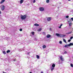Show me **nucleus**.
<instances>
[{
	"mask_svg": "<svg viewBox=\"0 0 73 73\" xmlns=\"http://www.w3.org/2000/svg\"><path fill=\"white\" fill-rule=\"evenodd\" d=\"M51 65H52V66H51L50 69L51 70V71H52L53 70H54V68L55 67V66H56V65L54 64H53V63H52Z\"/></svg>",
	"mask_w": 73,
	"mask_h": 73,
	"instance_id": "f257e3e1",
	"label": "nucleus"
},
{
	"mask_svg": "<svg viewBox=\"0 0 73 73\" xmlns=\"http://www.w3.org/2000/svg\"><path fill=\"white\" fill-rule=\"evenodd\" d=\"M27 15H24L23 16L22 15L21 16V19L23 20H25L27 18Z\"/></svg>",
	"mask_w": 73,
	"mask_h": 73,
	"instance_id": "f03ea898",
	"label": "nucleus"
},
{
	"mask_svg": "<svg viewBox=\"0 0 73 73\" xmlns=\"http://www.w3.org/2000/svg\"><path fill=\"white\" fill-rule=\"evenodd\" d=\"M5 9V6L4 5H2L1 6V9L2 11H4Z\"/></svg>",
	"mask_w": 73,
	"mask_h": 73,
	"instance_id": "7ed1b4c3",
	"label": "nucleus"
},
{
	"mask_svg": "<svg viewBox=\"0 0 73 73\" xmlns=\"http://www.w3.org/2000/svg\"><path fill=\"white\" fill-rule=\"evenodd\" d=\"M39 9L40 11H43L44 10V8L43 7H41L39 8Z\"/></svg>",
	"mask_w": 73,
	"mask_h": 73,
	"instance_id": "20e7f679",
	"label": "nucleus"
},
{
	"mask_svg": "<svg viewBox=\"0 0 73 73\" xmlns=\"http://www.w3.org/2000/svg\"><path fill=\"white\" fill-rule=\"evenodd\" d=\"M60 60H61L62 61H63L64 60V58H63V57H62V56H60Z\"/></svg>",
	"mask_w": 73,
	"mask_h": 73,
	"instance_id": "39448f33",
	"label": "nucleus"
},
{
	"mask_svg": "<svg viewBox=\"0 0 73 73\" xmlns=\"http://www.w3.org/2000/svg\"><path fill=\"white\" fill-rule=\"evenodd\" d=\"M73 45V43H70V44H68V46H72Z\"/></svg>",
	"mask_w": 73,
	"mask_h": 73,
	"instance_id": "423d86ee",
	"label": "nucleus"
},
{
	"mask_svg": "<svg viewBox=\"0 0 73 73\" xmlns=\"http://www.w3.org/2000/svg\"><path fill=\"white\" fill-rule=\"evenodd\" d=\"M47 20L48 21H50V20H51V17H48L47 19Z\"/></svg>",
	"mask_w": 73,
	"mask_h": 73,
	"instance_id": "0eeeda50",
	"label": "nucleus"
},
{
	"mask_svg": "<svg viewBox=\"0 0 73 73\" xmlns=\"http://www.w3.org/2000/svg\"><path fill=\"white\" fill-rule=\"evenodd\" d=\"M56 36L58 37H60V34L56 33Z\"/></svg>",
	"mask_w": 73,
	"mask_h": 73,
	"instance_id": "6e6552de",
	"label": "nucleus"
},
{
	"mask_svg": "<svg viewBox=\"0 0 73 73\" xmlns=\"http://www.w3.org/2000/svg\"><path fill=\"white\" fill-rule=\"evenodd\" d=\"M5 0H2L0 2V4H2L3 3H4Z\"/></svg>",
	"mask_w": 73,
	"mask_h": 73,
	"instance_id": "1a4fd4ad",
	"label": "nucleus"
},
{
	"mask_svg": "<svg viewBox=\"0 0 73 73\" xmlns=\"http://www.w3.org/2000/svg\"><path fill=\"white\" fill-rule=\"evenodd\" d=\"M47 38H49L51 37V36L49 35H48L46 36Z\"/></svg>",
	"mask_w": 73,
	"mask_h": 73,
	"instance_id": "9d476101",
	"label": "nucleus"
},
{
	"mask_svg": "<svg viewBox=\"0 0 73 73\" xmlns=\"http://www.w3.org/2000/svg\"><path fill=\"white\" fill-rule=\"evenodd\" d=\"M34 25L35 26H36V27H38L39 25L36 23H35L34 24Z\"/></svg>",
	"mask_w": 73,
	"mask_h": 73,
	"instance_id": "9b49d317",
	"label": "nucleus"
},
{
	"mask_svg": "<svg viewBox=\"0 0 73 73\" xmlns=\"http://www.w3.org/2000/svg\"><path fill=\"white\" fill-rule=\"evenodd\" d=\"M41 30H42V29H41V28H40L39 29H38V31L40 32V31H41Z\"/></svg>",
	"mask_w": 73,
	"mask_h": 73,
	"instance_id": "f8f14e48",
	"label": "nucleus"
},
{
	"mask_svg": "<svg viewBox=\"0 0 73 73\" xmlns=\"http://www.w3.org/2000/svg\"><path fill=\"white\" fill-rule=\"evenodd\" d=\"M23 1H24V0H21L20 1V3L21 4H22L23 3Z\"/></svg>",
	"mask_w": 73,
	"mask_h": 73,
	"instance_id": "ddd939ff",
	"label": "nucleus"
},
{
	"mask_svg": "<svg viewBox=\"0 0 73 73\" xmlns=\"http://www.w3.org/2000/svg\"><path fill=\"white\" fill-rule=\"evenodd\" d=\"M30 53V52H26V54H27V55H29V54Z\"/></svg>",
	"mask_w": 73,
	"mask_h": 73,
	"instance_id": "4468645a",
	"label": "nucleus"
},
{
	"mask_svg": "<svg viewBox=\"0 0 73 73\" xmlns=\"http://www.w3.org/2000/svg\"><path fill=\"white\" fill-rule=\"evenodd\" d=\"M36 58H38V59L40 58V56H39V55H36Z\"/></svg>",
	"mask_w": 73,
	"mask_h": 73,
	"instance_id": "2eb2a0df",
	"label": "nucleus"
},
{
	"mask_svg": "<svg viewBox=\"0 0 73 73\" xmlns=\"http://www.w3.org/2000/svg\"><path fill=\"white\" fill-rule=\"evenodd\" d=\"M68 46H69L68 44H66L64 46V47L65 48H68Z\"/></svg>",
	"mask_w": 73,
	"mask_h": 73,
	"instance_id": "dca6fc26",
	"label": "nucleus"
},
{
	"mask_svg": "<svg viewBox=\"0 0 73 73\" xmlns=\"http://www.w3.org/2000/svg\"><path fill=\"white\" fill-rule=\"evenodd\" d=\"M69 26H70V27H71V26H72V24L71 23H69Z\"/></svg>",
	"mask_w": 73,
	"mask_h": 73,
	"instance_id": "f3484780",
	"label": "nucleus"
},
{
	"mask_svg": "<svg viewBox=\"0 0 73 73\" xmlns=\"http://www.w3.org/2000/svg\"><path fill=\"white\" fill-rule=\"evenodd\" d=\"M62 35L61 34H59V37H62Z\"/></svg>",
	"mask_w": 73,
	"mask_h": 73,
	"instance_id": "a211bd4d",
	"label": "nucleus"
},
{
	"mask_svg": "<svg viewBox=\"0 0 73 73\" xmlns=\"http://www.w3.org/2000/svg\"><path fill=\"white\" fill-rule=\"evenodd\" d=\"M65 36H66V35H62V37H65Z\"/></svg>",
	"mask_w": 73,
	"mask_h": 73,
	"instance_id": "6ab92c4d",
	"label": "nucleus"
},
{
	"mask_svg": "<svg viewBox=\"0 0 73 73\" xmlns=\"http://www.w3.org/2000/svg\"><path fill=\"white\" fill-rule=\"evenodd\" d=\"M31 34L32 35H35V32H32Z\"/></svg>",
	"mask_w": 73,
	"mask_h": 73,
	"instance_id": "aec40b11",
	"label": "nucleus"
},
{
	"mask_svg": "<svg viewBox=\"0 0 73 73\" xmlns=\"http://www.w3.org/2000/svg\"><path fill=\"white\" fill-rule=\"evenodd\" d=\"M10 52V50H8L7 51V53H9V52Z\"/></svg>",
	"mask_w": 73,
	"mask_h": 73,
	"instance_id": "412c9836",
	"label": "nucleus"
},
{
	"mask_svg": "<svg viewBox=\"0 0 73 73\" xmlns=\"http://www.w3.org/2000/svg\"><path fill=\"white\" fill-rule=\"evenodd\" d=\"M46 48V46H45V45H44L43 46V49H44Z\"/></svg>",
	"mask_w": 73,
	"mask_h": 73,
	"instance_id": "4be33fe9",
	"label": "nucleus"
},
{
	"mask_svg": "<svg viewBox=\"0 0 73 73\" xmlns=\"http://www.w3.org/2000/svg\"><path fill=\"white\" fill-rule=\"evenodd\" d=\"M3 54H6V52H5V51H4L3 52Z\"/></svg>",
	"mask_w": 73,
	"mask_h": 73,
	"instance_id": "5701e85b",
	"label": "nucleus"
},
{
	"mask_svg": "<svg viewBox=\"0 0 73 73\" xmlns=\"http://www.w3.org/2000/svg\"><path fill=\"white\" fill-rule=\"evenodd\" d=\"M63 41H64V42H65L66 43V40H65V39H63Z\"/></svg>",
	"mask_w": 73,
	"mask_h": 73,
	"instance_id": "b1692460",
	"label": "nucleus"
},
{
	"mask_svg": "<svg viewBox=\"0 0 73 73\" xmlns=\"http://www.w3.org/2000/svg\"><path fill=\"white\" fill-rule=\"evenodd\" d=\"M19 62H17L16 63V65H19Z\"/></svg>",
	"mask_w": 73,
	"mask_h": 73,
	"instance_id": "393cba45",
	"label": "nucleus"
},
{
	"mask_svg": "<svg viewBox=\"0 0 73 73\" xmlns=\"http://www.w3.org/2000/svg\"><path fill=\"white\" fill-rule=\"evenodd\" d=\"M33 0V3H36L35 0Z\"/></svg>",
	"mask_w": 73,
	"mask_h": 73,
	"instance_id": "a878e982",
	"label": "nucleus"
},
{
	"mask_svg": "<svg viewBox=\"0 0 73 73\" xmlns=\"http://www.w3.org/2000/svg\"><path fill=\"white\" fill-rule=\"evenodd\" d=\"M22 50H23V49H20L19 50V51H20V52H21V51H22Z\"/></svg>",
	"mask_w": 73,
	"mask_h": 73,
	"instance_id": "bb28decb",
	"label": "nucleus"
},
{
	"mask_svg": "<svg viewBox=\"0 0 73 73\" xmlns=\"http://www.w3.org/2000/svg\"><path fill=\"white\" fill-rule=\"evenodd\" d=\"M70 66L71 67H73V65L72 64H71Z\"/></svg>",
	"mask_w": 73,
	"mask_h": 73,
	"instance_id": "cd10ccee",
	"label": "nucleus"
},
{
	"mask_svg": "<svg viewBox=\"0 0 73 73\" xmlns=\"http://www.w3.org/2000/svg\"><path fill=\"white\" fill-rule=\"evenodd\" d=\"M49 2V0H47L46 1V3H48Z\"/></svg>",
	"mask_w": 73,
	"mask_h": 73,
	"instance_id": "c85d7f7f",
	"label": "nucleus"
},
{
	"mask_svg": "<svg viewBox=\"0 0 73 73\" xmlns=\"http://www.w3.org/2000/svg\"><path fill=\"white\" fill-rule=\"evenodd\" d=\"M43 35H45V33L43 32L42 33Z\"/></svg>",
	"mask_w": 73,
	"mask_h": 73,
	"instance_id": "c756f323",
	"label": "nucleus"
},
{
	"mask_svg": "<svg viewBox=\"0 0 73 73\" xmlns=\"http://www.w3.org/2000/svg\"><path fill=\"white\" fill-rule=\"evenodd\" d=\"M66 18H69V16L67 15V16H66Z\"/></svg>",
	"mask_w": 73,
	"mask_h": 73,
	"instance_id": "7c9ffc66",
	"label": "nucleus"
},
{
	"mask_svg": "<svg viewBox=\"0 0 73 73\" xmlns=\"http://www.w3.org/2000/svg\"><path fill=\"white\" fill-rule=\"evenodd\" d=\"M19 31H23V29H19Z\"/></svg>",
	"mask_w": 73,
	"mask_h": 73,
	"instance_id": "2f4dec72",
	"label": "nucleus"
},
{
	"mask_svg": "<svg viewBox=\"0 0 73 73\" xmlns=\"http://www.w3.org/2000/svg\"><path fill=\"white\" fill-rule=\"evenodd\" d=\"M71 33H72V32H69L68 33V34H71Z\"/></svg>",
	"mask_w": 73,
	"mask_h": 73,
	"instance_id": "473e14b6",
	"label": "nucleus"
},
{
	"mask_svg": "<svg viewBox=\"0 0 73 73\" xmlns=\"http://www.w3.org/2000/svg\"><path fill=\"white\" fill-rule=\"evenodd\" d=\"M71 41V40L69 39L68 40V42H70Z\"/></svg>",
	"mask_w": 73,
	"mask_h": 73,
	"instance_id": "72a5a7b5",
	"label": "nucleus"
},
{
	"mask_svg": "<svg viewBox=\"0 0 73 73\" xmlns=\"http://www.w3.org/2000/svg\"><path fill=\"white\" fill-rule=\"evenodd\" d=\"M59 43H60V44H61L62 43V41H59Z\"/></svg>",
	"mask_w": 73,
	"mask_h": 73,
	"instance_id": "f704fd0d",
	"label": "nucleus"
},
{
	"mask_svg": "<svg viewBox=\"0 0 73 73\" xmlns=\"http://www.w3.org/2000/svg\"><path fill=\"white\" fill-rule=\"evenodd\" d=\"M73 38V36H71V37H70V39H72V38Z\"/></svg>",
	"mask_w": 73,
	"mask_h": 73,
	"instance_id": "c9c22d12",
	"label": "nucleus"
},
{
	"mask_svg": "<svg viewBox=\"0 0 73 73\" xmlns=\"http://www.w3.org/2000/svg\"><path fill=\"white\" fill-rule=\"evenodd\" d=\"M64 53L65 54H66L67 53V52H66V51H65V52H64Z\"/></svg>",
	"mask_w": 73,
	"mask_h": 73,
	"instance_id": "e433bc0d",
	"label": "nucleus"
},
{
	"mask_svg": "<svg viewBox=\"0 0 73 73\" xmlns=\"http://www.w3.org/2000/svg\"><path fill=\"white\" fill-rule=\"evenodd\" d=\"M62 24H61V25H60V27H62Z\"/></svg>",
	"mask_w": 73,
	"mask_h": 73,
	"instance_id": "4c0bfd02",
	"label": "nucleus"
},
{
	"mask_svg": "<svg viewBox=\"0 0 73 73\" xmlns=\"http://www.w3.org/2000/svg\"><path fill=\"white\" fill-rule=\"evenodd\" d=\"M59 28H61V26L59 27Z\"/></svg>",
	"mask_w": 73,
	"mask_h": 73,
	"instance_id": "58836bf2",
	"label": "nucleus"
},
{
	"mask_svg": "<svg viewBox=\"0 0 73 73\" xmlns=\"http://www.w3.org/2000/svg\"><path fill=\"white\" fill-rule=\"evenodd\" d=\"M34 40H35V41H36V40H37V39L35 38V39Z\"/></svg>",
	"mask_w": 73,
	"mask_h": 73,
	"instance_id": "ea45409f",
	"label": "nucleus"
},
{
	"mask_svg": "<svg viewBox=\"0 0 73 73\" xmlns=\"http://www.w3.org/2000/svg\"><path fill=\"white\" fill-rule=\"evenodd\" d=\"M50 31H51V30H52V29H51V28H50Z\"/></svg>",
	"mask_w": 73,
	"mask_h": 73,
	"instance_id": "a19ab883",
	"label": "nucleus"
},
{
	"mask_svg": "<svg viewBox=\"0 0 73 73\" xmlns=\"http://www.w3.org/2000/svg\"><path fill=\"white\" fill-rule=\"evenodd\" d=\"M3 73H6V72H3Z\"/></svg>",
	"mask_w": 73,
	"mask_h": 73,
	"instance_id": "79ce46f5",
	"label": "nucleus"
},
{
	"mask_svg": "<svg viewBox=\"0 0 73 73\" xmlns=\"http://www.w3.org/2000/svg\"><path fill=\"white\" fill-rule=\"evenodd\" d=\"M1 11H0V14H1Z\"/></svg>",
	"mask_w": 73,
	"mask_h": 73,
	"instance_id": "37998d69",
	"label": "nucleus"
},
{
	"mask_svg": "<svg viewBox=\"0 0 73 73\" xmlns=\"http://www.w3.org/2000/svg\"><path fill=\"white\" fill-rule=\"evenodd\" d=\"M66 34H69V33H66Z\"/></svg>",
	"mask_w": 73,
	"mask_h": 73,
	"instance_id": "c03bdc74",
	"label": "nucleus"
},
{
	"mask_svg": "<svg viewBox=\"0 0 73 73\" xmlns=\"http://www.w3.org/2000/svg\"><path fill=\"white\" fill-rule=\"evenodd\" d=\"M29 73H32V72H30Z\"/></svg>",
	"mask_w": 73,
	"mask_h": 73,
	"instance_id": "a18cd8bd",
	"label": "nucleus"
},
{
	"mask_svg": "<svg viewBox=\"0 0 73 73\" xmlns=\"http://www.w3.org/2000/svg\"><path fill=\"white\" fill-rule=\"evenodd\" d=\"M41 73H43V72H42Z\"/></svg>",
	"mask_w": 73,
	"mask_h": 73,
	"instance_id": "49530a36",
	"label": "nucleus"
},
{
	"mask_svg": "<svg viewBox=\"0 0 73 73\" xmlns=\"http://www.w3.org/2000/svg\"><path fill=\"white\" fill-rule=\"evenodd\" d=\"M71 0H68V1H70Z\"/></svg>",
	"mask_w": 73,
	"mask_h": 73,
	"instance_id": "de8ad7c7",
	"label": "nucleus"
},
{
	"mask_svg": "<svg viewBox=\"0 0 73 73\" xmlns=\"http://www.w3.org/2000/svg\"><path fill=\"white\" fill-rule=\"evenodd\" d=\"M14 61H16V60H14Z\"/></svg>",
	"mask_w": 73,
	"mask_h": 73,
	"instance_id": "09e8293b",
	"label": "nucleus"
},
{
	"mask_svg": "<svg viewBox=\"0 0 73 73\" xmlns=\"http://www.w3.org/2000/svg\"><path fill=\"white\" fill-rule=\"evenodd\" d=\"M58 8H59V7H58Z\"/></svg>",
	"mask_w": 73,
	"mask_h": 73,
	"instance_id": "8fccbe9b",
	"label": "nucleus"
},
{
	"mask_svg": "<svg viewBox=\"0 0 73 73\" xmlns=\"http://www.w3.org/2000/svg\"><path fill=\"white\" fill-rule=\"evenodd\" d=\"M69 21H68V22H69Z\"/></svg>",
	"mask_w": 73,
	"mask_h": 73,
	"instance_id": "3c124183",
	"label": "nucleus"
}]
</instances>
